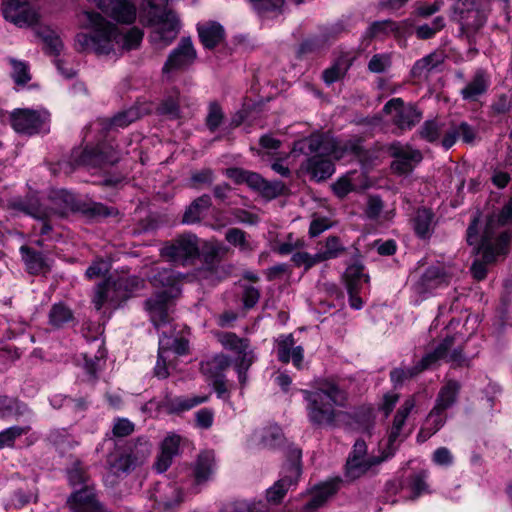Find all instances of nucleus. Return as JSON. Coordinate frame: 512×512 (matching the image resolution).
<instances>
[{
	"mask_svg": "<svg viewBox=\"0 0 512 512\" xmlns=\"http://www.w3.org/2000/svg\"><path fill=\"white\" fill-rule=\"evenodd\" d=\"M512 221V198L499 214L482 220L480 214L472 219L466 232V240L474 246L473 253L480 255L471 266L473 277L481 281L487 276V266L494 264L498 257L507 253L510 234L505 225Z\"/></svg>",
	"mask_w": 512,
	"mask_h": 512,
	"instance_id": "f257e3e1",
	"label": "nucleus"
},
{
	"mask_svg": "<svg viewBox=\"0 0 512 512\" xmlns=\"http://www.w3.org/2000/svg\"><path fill=\"white\" fill-rule=\"evenodd\" d=\"M81 17L82 24L92 31L76 35L75 48L79 52L108 55L115 51L116 45L129 51L138 48L142 42L144 34L138 27H132L123 34L97 12L84 11Z\"/></svg>",
	"mask_w": 512,
	"mask_h": 512,
	"instance_id": "f03ea898",
	"label": "nucleus"
},
{
	"mask_svg": "<svg viewBox=\"0 0 512 512\" xmlns=\"http://www.w3.org/2000/svg\"><path fill=\"white\" fill-rule=\"evenodd\" d=\"M309 422L317 427H333L345 407L347 393L331 380L317 381L311 390L301 391Z\"/></svg>",
	"mask_w": 512,
	"mask_h": 512,
	"instance_id": "7ed1b4c3",
	"label": "nucleus"
},
{
	"mask_svg": "<svg viewBox=\"0 0 512 512\" xmlns=\"http://www.w3.org/2000/svg\"><path fill=\"white\" fill-rule=\"evenodd\" d=\"M296 146L306 154H315L307 160L306 169L311 177L317 181L329 178L334 173V164L331 157L341 159L346 152L357 154V144L340 145L339 142L328 134H312L308 138L299 141Z\"/></svg>",
	"mask_w": 512,
	"mask_h": 512,
	"instance_id": "20e7f679",
	"label": "nucleus"
},
{
	"mask_svg": "<svg viewBox=\"0 0 512 512\" xmlns=\"http://www.w3.org/2000/svg\"><path fill=\"white\" fill-rule=\"evenodd\" d=\"M144 22L152 27V43L166 47L172 43L180 31V20L176 13L167 8L168 0H145Z\"/></svg>",
	"mask_w": 512,
	"mask_h": 512,
	"instance_id": "39448f33",
	"label": "nucleus"
},
{
	"mask_svg": "<svg viewBox=\"0 0 512 512\" xmlns=\"http://www.w3.org/2000/svg\"><path fill=\"white\" fill-rule=\"evenodd\" d=\"M418 134L429 143L440 141L442 147L448 150L459 138L464 143H472L476 137V130L465 121L432 119L422 124Z\"/></svg>",
	"mask_w": 512,
	"mask_h": 512,
	"instance_id": "423d86ee",
	"label": "nucleus"
},
{
	"mask_svg": "<svg viewBox=\"0 0 512 512\" xmlns=\"http://www.w3.org/2000/svg\"><path fill=\"white\" fill-rule=\"evenodd\" d=\"M142 286L143 280L137 277L108 278L96 286L92 303L96 310H100L105 303L115 309Z\"/></svg>",
	"mask_w": 512,
	"mask_h": 512,
	"instance_id": "0eeeda50",
	"label": "nucleus"
},
{
	"mask_svg": "<svg viewBox=\"0 0 512 512\" xmlns=\"http://www.w3.org/2000/svg\"><path fill=\"white\" fill-rule=\"evenodd\" d=\"M453 10L454 18L460 24L461 36L470 43L474 42L487 19L482 0H457Z\"/></svg>",
	"mask_w": 512,
	"mask_h": 512,
	"instance_id": "6e6552de",
	"label": "nucleus"
},
{
	"mask_svg": "<svg viewBox=\"0 0 512 512\" xmlns=\"http://www.w3.org/2000/svg\"><path fill=\"white\" fill-rule=\"evenodd\" d=\"M155 329L160 333L159 347L170 355H186L189 351L188 340L183 336L188 328L183 322H154Z\"/></svg>",
	"mask_w": 512,
	"mask_h": 512,
	"instance_id": "1a4fd4ad",
	"label": "nucleus"
},
{
	"mask_svg": "<svg viewBox=\"0 0 512 512\" xmlns=\"http://www.w3.org/2000/svg\"><path fill=\"white\" fill-rule=\"evenodd\" d=\"M161 255L171 262L185 264L199 256L198 238L190 233L180 235L162 247Z\"/></svg>",
	"mask_w": 512,
	"mask_h": 512,
	"instance_id": "9d476101",
	"label": "nucleus"
},
{
	"mask_svg": "<svg viewBox=\"0 0 512 512\" xmlns=\"http://www.w3.org/2000/svg\"><path fill=\"white\" fill-rule=\"evenodd\" d=\"M383 112L394 113L393 123L401 131L411 130L422 119V112L415 105H405L401 98L390 99L384 105Z\"/></svg>",
	"mask_w": 512,
	"mask_h": 512,
	"instance_id": "9b49d317",
	"label": "nucleus"
},
{
	"mask_svg": "<svg viewBox=\"0 0 512 512\" xmlns=\"http://www.w3.org/2000/svg\"><path fill=\"white\" fill-rule=\"evenodd\" d=\"M197 58V51L190 37H183L178 45L170 52L163 65L162 73L169 75L175 71L185 70L190 67Z\"/></svg>",
	"mask_w": 512,
	"mask_h": 512,
	"instance_id": "f8f14e48",
	"label": "nucleus"
},
{
	"mask_svg": "<svg viewBox=\"0 0 512 512\" xmlns=\"http://www.w3.org/2000/svg\"><path fill=\"white\" fill-rule=\"evenodd\" d=\"M388 152L394 161L391 167L400 174L410 173L416 164L423 159L422 153L409 145H403L400 142H394L388 146Z\"/></svg>",
	"mask_w": 512,
	"mask_h": 512,
	"instance_id": "ddd939ff",
	"label": "nucleus"
},
{
	"mask_svg": "<svg viewBox=\"0 0 512 512\" xmlns=\"http://www.w3.org/2000/svg\"><path fill=\"white\" fill-rule=\"evenodd\" d=\"M4 18L18 27H28L37 22V14L28 0H8L3 4Z\"/></svg>",
	"mask_w": 512,
	"mask_h": 512,
	"instance_id": "4468645a",
	"label": "nucleus"
},
{
	"mask_svg": "<svg viewBox=\"0 0 512 512\" xmlns=\"http://www.w3.org/2000/svg\"><path fill=\"white\" fill-rule=\"evenodd\" d=\"M415 407V399L413 397H410L404 401V403L401 405V407L398 409L394 420L393 425L390 429L388 439H387V450L383 453H389L392 452V455L394 454L398 443L401 442L406 435L403 434L402 428L405 424V421L411 411Z\"/></svg>",
	"mask_w": 512,
	"mask_h": 512,
	"instance_id": "2eb2a0df",
	"label": "nucleus"
},
{
	"mask_svg": "<svg viewBox=\"0 0 512 512\" xmlns=\"http://www.w3.org/2000/svg\"><path fill=\"white\" fill-rule=\"evenodd\" d=\"M10 121L15 131L31 135L41 129L44 117L36 110L16 109L11 113Z\"/></svg>",
	"mask_w": 512,
	"mask_h": 512,
	"instance_id": "dca6fc26",
	"label": "nucleus"
},
{
	"mask_svg": "<svg viewBox=\"0 0 512 512\" xmlns=\"http://www.w3.org/2000/svg\"><path fill=\"white\" fill-rule=\"evenodd\" d=\"M447 343L441 348L435 349L433 352L426 354L421 361L414 367L408 369L396 368L391 371L390 378L394 386H400L407 379H410L425 369L430 368L435 364V360L445 354Z\"/></svg>",
	"mask_w": 512,
	"mask_h": 512,
	"instance_id": "f3484780",
	"label": "nucleus"
},
{
	"mask_svg": "<svg viewBox=\"0 0 512 512\" xmlns=\"http://www.w3.org/2000/svg\"><path fill=\"white\" fill-rule=\"evenodd\" d=\"M286 470L287 474L280 478L272 487L267 490L266 497L268 502H280L286 495L287 491L297 483L301 474V468L299 464L296 462L290 463Z\"/></svg>",
	"mask_w": 512,
	"mask_h": 512,
	"instance_id": "a211bd4d",
	"label": "nucleus"
},
{
	"mask_svg": "<svg viewBox=\"0 0 512 512\" xmlns=\"http://www.w3.org/2000/svg\"><path fill=\"white\" fill-rule=\"evenodd\" d=\"M70 512H100L101 506L90 485L76 490L67 500Z\"/></svg>",
	"mask_w": 512,
	"mask_h": 512,
	"instance_id": "6ab92c4d",
	"label": "nucleus"
},
{
	"mask_svg": "<svg viewBox=\"0 0 512 512\" xmlns=\"http://www.w3.org/2000/svg\"><path fill=\"white\" fill-rule=\"evenodd\" d=\"M73 161L76 165L87 166L92 168L102 167L104 165H113L119 161L117 155L102 156L99 146L85 148L81 151H74L72 154Z\"/></svg>",
	"mask_w": 512,
	"mask_h": 512,
	"instance_id": "aec40b11",
	"label": "nucleus"
},
{
	"mask_svg": "<svg viewBox=\"0 0 512 512\" xmlns=\"http://www.w3.org/2000/svg\"><path fill=\"white\" fill-rule=\"evenodd\" d=\"M282 430L277 425L265 427L253 432L248 439V446L251 448L273 449L283 443Z\"/></svg>",
	"mask_w": 512,
	"mask_h": 512,
	"instance_id": "412c9836",
	"label": "nucleus"
},
{
	"mask_svg": "<svg viewBox=\"0 0 512 512\" xmlns=\"http://www.w3.org/2000/svg\"><path fill=\"white\" fill-rule=\"evenodd\" d=\"M391 456L392 452L382 453L380 456L371 455L369 457L348 458L346 463V476L355 480L363 476L374 466H377L389 459Z\"/></svg>",
	"mask_w": 512,
	"mask_h": 512,
	"instance_id": "4be33fe9",
	"label": "nucleus"
},
{
	"mask_svg": "<svg viewBox=\"0 0 512 512\" xmlns=\"http://www.w3.org/2000/svg\"><path fill=\"white\" fill-rule=\"evenodd\" d=\"M391 456L392 452L382 453L380 456L371 455L369 457L348 458L346 463V476L355 480L363 476L374 466H377L389 459Z\"/></svg>",
	"mask_w": 512,
	"mask_h": 512,
	"instance_id": "5701e85b",
	"label": "nucleus"
},
{
	"mask_svg": "<svg viewBox=\"0 0 512 512\" xmlns=\"http://www.w3.org/2000/svg\"><path fill=\"white\" fill-rule=\"evenodd\" d=\"M490 85V78L484 69H478L467 84L460 90L463 100L469 102L478 101L486 94Z\"/></svg>",
	"mask_w": 512,
	"mask_h": 512,
	"instance_id": "b1692460",
	"label": "nucleus"
},
{
	"mask_svg": "<svg viewBox=\"0 0 512 512\" xmlns=\"http://www.w3.org/2000/svg\"><path fill=\"white\" fill-rule=\"evenodd\" d=\"M181 438L179 435L170 433L161 443V451L154 464L158 473L165 472L172 464L173 458L179 453Z\"/></svg>",
	"mask_w": 512,
	"mask_h": 512,
	"instance_id": "393cba45",
	"label": "nucleus"
},
{
	"mask_svg": "<svg viewBox=\"0 0 512 512\" xmlns=\"http://www.w3.org/2000/svg\"><path fill=\"white\" fill-rule=\"evenodd\" d=\"M199 39L206 49H214L225 41L226 33L223 26L215 21L197 25Z\"/></svg>",
	"mask_w": 512,
	"mask_h": 512,
	"instance_id": "a878e982",
	"label": "nucleus"
},
{
	"mask_svg": "<svg viewBox=\"0 0 512 512\" xmlns=\"http://www.w3.org/2000/svg\"><path fill=\"white\" fill-rule=\"evenodd\" d=\"M144 307L151 320H165L172 310L173 302L166 292H162L147 299Z\"/></svg>",
	"mask_w": 512,
	"mask_h": 512,
	"instance_id": "bb28decb",
	"label": "nucleus"
},
{
	"mask_svg": "<svg viewBox=\"0 0 512 512\" xmlns=\"http://www.w3.org/2000/svg\"><path fill=\"white\" fill-rule=\"evenodd\" d=\"M461 383L454 379H445L437 394L434 406L446 411L452 408L458 400Z\"/></svg>",
	"mask_w": 512,
	"mask_h": 512,
	"instance_id": "cd10ccee",
	"label": "nucleus"
},
{
	"mask_svg": "<svg viewBox=\"0 0 512 512\" xmlns=\"http://www.w3.org/2000/svg\"><path fill=\"white\" fill-rule=\"evenodd\" d=\"M212 206L211 197L208 194H203L194 199L190 205L186 208L182 223L184 224H195L199 223L208 213Z\"/></svg>",
	"mask_w": 512,
	"mask_h": 512,
	"instance_id": "c85d7f7f",
	"label": "nucleus"
},
{
	"mask_svg": "<svg viewBox=\"0 0 512 512\" xmlns=\"http://www.w3.org/2000/svg\"><path fill=\"white\" fill-rule=\"evenodd\" d=\"M459 339L457 336H446L443 342L436 348H441L444 344L447 343V348H445V354L435 360L437 363L439 360H446L447 362L452 363L454 366L462 367V366H470L471 358L467 357L463 351L461 346L455 347V342Z\"/></svg>",
	"mask_w": 512,
	"mask_h": 512,
	"instance_id": "c756f323",
	"label": "nucleus"
},
{
	"mask_svg": "<svg viewBox=\"0 0 512 512\" xmlns=\"http://www.w3.org/2000/svg\"><path fill=\"white\" fill-rule=\"evenodd\" d=\"M215 468L216 464L214 454L209 451L200 453L194 466V477L196 483L202 484L209 481L215 472Z\"/></svg>",
	"mask_w": 512,
	"mask_h": 512,
	"instance_id": "7c9ffc66",
	"label": "nucleus"
},
{
	"mask_svg": "<svg viewBox=\"0 0 512 512\" xmlns=\"http://www.w3.org/2000/svg\"><path fill=\"white\" fill-rule=\"evenodd\" d=\"M444 412L445 411L437 409L435 406L432 408L418 434V439L420 441H426L437 431H439L441 427H443L446 422V416Z\"/></svg>",
	"mask_w": 512,
	"mask_h": 512,
	"instance_id": "2f4dec72",
	"label": "nucleus"
},
{
	"mask_svg": "<svg viewBox=\"0 0 512 512\" xmlns=\"http://www.w3.org/2000/svg\"><path fill=\"white\" fill-rule=\"evenodd\" d=\"M343 280L347 291H360L363 284L368 283L369 276L364 273V266L355 262L346 268Z\"/></svg>",
	"mask_w": 512,
	"mask_h": 512,
	"instance_id": "473e14b6",
	"label": "nucleus"
},
{
	"mask_svg": "<svg viewBox=\"0 0 512 512\" xmlns=\"http://www.w3.org/2000/svg\"><path fill=\"white\" fill-rule=\"evenodd\" d=\"M337 489V481H330L317 486L312 493L311 499L304 506L305 511L311 512L321 507L328 498L336 493Z\"/></svg>",
	"mask_w": 512,
	"mask_h": 512,
	"instance_id": "72a5a7b5",
	"label": "nucleus"
},
{
	"mask_svg": "<svg viewBox=\"0 0 512 512\" xmlns=\"http://www.w3.org/2000/svg\"><path fill=\"white\" fill-rule=\"evenodd\" d=\"M414 231L422 239L429 238L434 229V213L427 208H420L412 219Z\"/></svg>",
	"mask_w": 512,
	"mask_h": 512,
	"instance_id": "f704fd0d",
	"label": "nucleus"
},
{
	"mask_svg": "<svg viewBox=\"0 0 512 512\" xmlns=\"http://www.w3.org/2000/svg\"><path fill=\"white\" fill-rule=\"evenodd\" d=\"M444 61L441 53L433 52L418 60L411 69V75L414 78H427L429 73L436 69Z\"/></svg>",
	"mask_w": 512,
	"mask_h": 512,
	"instance_id": "c9c22d12",
	"label": "nucleus"
},
{
	"mask_svg": "<svg viewBox=\"0 0 512 512\" xmlns=\"http://www.w3.org/2000/svg\"><path fill=\"white\" fill-rule=\"evenodd\" d=\"M229 253V248L222 242L213 240L203 245L202 258L206 265L210 268L219 264Z\"/></svg>",
	"mask_w": 512,
	"mask_h": 512,
	"instance_id": "e433bc0d",
	"label": "nucleus"
},
{
	"mask_svg": "<svg viewBox=\"0 0 512 512\" xmlns=\"http://www.w3.org/2000/svg\"><path fill=\"white\" fill-rule=\"evenodd\" d=\"M62 196L64 199V202L66 203L67 208L73 210V211H83L86 214H89L94 217H107L112 215L113 210L109 207L105 206L102 203H92L88 205L86 208H81V206L78 204L74 196L68 192H62Z\"/></svg>",
	"mask_w": 512,
	"mask_h": 512,
	"instance_id": "4c0bfd02",
	"label": "nucleus"
},
{
	"mask_svg": "<svg viewBox=\"0 0 512 512\" xmlns=\"http://www.w3.org/2000/svg\"><path fill=\"white\" fill-rule=\"evenodd\" d=\"M20 251L29 273L40 274L49 270V265L40 252L34 251L27 246H22Z\"/></svg>",
	"mask_w": 512,
	"mask_h": 512,
	"instance_id": "58836bf2",
	"label": "nucleus"
},
{
	"mask_svg": "<svg viewBox=\"0 0 512 512\" xmlns=\"http://www.w3.org/2000/svg\"><path fill=\"white\" fill-rule=\"evenodd\" d=\"M0 415L3 418H19L26 415L31 418L32 412L25 404L7 396H0Z\"/></svg>",
	"mask_w": 512,
	"mask_h": 512,
	"instance_id": "ea45409f",
	"label": "nucleus"
},
{
	"mask_svg": "<svg viewBox=\"0 0 512 512\" xmlns=\"http://www.w3.org/2000/svg\"><path fill=\"white\" fill-rule=\"evenodd\" d=\"M107 463L110 472L116 476L126 474L136 467L131 455L119 452L110 454Z\"/></svg>",
	"mask_w": 512,
	"mask_h": 512,
	"instance_id": "a19ab883",
	"label": "nucleus"
},
{
	"mask_svg": "<svg viewBox=\"0 0 512 512\" xmlns=\"http://www.w3.org/2000/svg\"><path fill=\"white\" fill-rule=\"evenodd\" d=\"M452 273L446 271L443 267H429L422 275L421 281L426 288H435L443 283H448Z\"/></svg>",
	"mask_w": 512,
	"mask_h": 512,
	"instance_id": "79ce46f5",
	"label": "nucleus"
},
{
	"mask_svg": "<svg viewBox=\"0 0 512 512\" xmlns=\"http://www.w3.org/2000/svg\"><path fill=\"white\" fill-rule=\"evenodd\" d=\"M350 66H351V62L349 59H347L345 57L338 58L333 63L332 66H330L329 68H327L323 71L322 77H323L324 82L327 85H331L334 82L342 79L346 75Z\"/></svg>",
	"mask_w": 512,
	"mask_h": 512,
	"instance_id": "37998d69",
	"label": "nucleus"
},
{
	"mask_svg": "<svg viewBox=\"0 0 512 512\" xmlns=\"http://www.w3.org/2000/svg\"><path fill=\"white\" fill-rule=\"evenodd\" d=\"M207 400L208 396L176 397L168 400L166 406L171 413H178L190 410Z\"/></svg>",
	"mask_w": 512,
	"mask_h": 512,
	"instance_id": "c03bdc74",
	"label": "nucleus"
},
{
	"mask_svg": "<svg viewBox=\"0 0 512 512\" xmlns=\"http://www.w3.org/2000/svg\"><path fill=\"white\" fill-rule=\"evenodd\" d=\"M215 337L225 349L234 351L235 353H242L244 348L249 347L246 338H240L232 332H217L215 333Z\"/></svg>",
	"mask_w": 512,
	"mask_h": 512,
	"instance_id": "a18cd8bd",
	"label": "nucleus"
},
{
	"mask_svg": "<svg viewBox=\"0 0 512 512\" xmlns=\"http://www.w3.org/2000/svg\"><path fill=\"white\" fill-rule=\"evenodd\" d=\"M345 248L340 243V239L337 236H329L326 239L324 250L316 253V259L320 262H324L330 259L337 258Z\"/></svg>",
	"mask_w": 512,
	"mask_h": 512,
	"instance_id": "49530a36",
	"label": "nucleus"
},
{
	"mask_svg": "<svg viewBox=\"0 0 512 512\" xmlns=\"http://www.w3.org/2000/svg\"><path fill=\"white\" fill-rule=\"evenodd\" d=\"M225 114L217 101H211L208 105V113L205 124L210 132H215L223 123Z\"/></svg>",
	"mask_w": 512,
	"mask_h": 512,
	"instance_id": "de8ad7c7",
	"label": "nucleus"
},
{
	"mask_svg": "<svg viewBox=\"0 0 512 512\" xmlns=\"http://www.w3.org/2000/svg\"><path fill=\"white\" fill-rule=\"evenodd\" d=\"M156 111L160 115L176 119L180 117V105L178 94L165 97L157 106Z\"/></svg>",
	"mask_w": 512,
	"mask_h": 512,
	"instance_id": "09e8293b",
	"label": "nucleus"
},
{
	"mask_svg": "<svg viewBox=\"0 0 512 512\" xmlns=\"http://www.w3.org/2000/svg\"><path fill=\"white\" fill-rule=\"evenodd\" d=\"M31 427L29 425L25 426H12L4 429L0 432V449L5 447H12L14 445L15 440L27 434L30 431Z\"/></svg>",
	"mask_w": 512,
	"mask_h": 512,
	"instance_id": "8fccbe9b",
	"label": "nucleus"
},
{
	"mask_svg": "<svg viewBox=\"0 0 512 512\" xmlns=\"http://www.w3.org/2000/svg\"><path fill=\"white\" fill-rule=\"evenodd\" d=\"M225 239L233 246L239 247L241 251H250L252 249L250 242L247 240L246 232L239 228L227 230Z\"/></svg>",
	"mask_w": 512,
	"mask_h": 512,
	"instance_id": "3c124183",
	"label": "nucleus"
},
{
	"mask_svg": "<svg viewBox=\"0 0 512 512\" xmlns=\"http://www.w3.org/2000/svg\"><path fill=\"white\" fill-rule=\"evenodd\" d=\"M170 369H174L170 355L159 347L158 358L154 367V374L159 379H165L170 375Z\"/></svg>",
	"mask_w": 512,
	"mask_h": 512,
	"instance_id": "603ef678",
	"label": "nucleus"
},
{
	"mask_svg": "<svg viewBox=\"0 0 512 512\" xmlns=\"http://www.w3.org/2000/svg\"><path fill=\"white\" fill-rule=\"evenodd\" d=\"M140 118V112L137 108L131 107L128 110L116 114L110 122L111 127L124 128Z\"/></svg>",
	"mask_w": 512,
	"mask_h": 512,
	"instance_id": "864d4df0",
	"label": "nucleus"
},
{
	"mask_svg": "<svg viewBox=\"0 0 512 512\" xmlns=\"http://www.w3.org/2000/svg\"><path fill=\"white\" fill-rule=\"evenodd\" d=\"M445 26V21L442 16H437L431 24L419 25L416 28V36L419 39H429L433 37L438 31Z\"/></svg>",
	"mask_w": 512,
	"mask_h": 512,
	"instance_id": "5fc2aeb1",
	"label": "nucleus"
},
{
	"mask_svg": "<svg viewBox=\"0 0 512 512\" xmlns=\"http://www.w3.org/2000/svg\"><path fill=\"white\" fill-rule=\"evenodd\" d=\"M13 207L35 218L40 219L44 216V212L37 199L18 200L13 203Z\"/></svg>",
	"mask_w": 512,
	"mask_h": 512,
	"instance_id": "6e6d98bb",
	"label": "nucleus"
},
{
	"mask_svg": "<svg viewBox=\"0 0 512 512\" xmlns=\"http://www.w3.org/2000/svg\"><path fill=\"white\" fill-rule=\"evenodd\" d=\"M152 445L149 441H138L132 449V460L136 466L142 464L151 454Z\"/></svg>",
	"mask_w": 512,
	"mask_h": 512,
	"instance_id": "4d7b16f0",
	"label": "nucleus"
},
{
	"mask_svg": "<svg viewBox=\"0 0 512 512\" xmlns=\"http://www.w3.org/2000/svg\"><path fill=\"white\" fill-rule=\"evenodd\" d=\"M12 78L17 85H25L30 81L31 76L26 63L12 59Z\"/></svg>",
	"mask_w": 512,
	"mask_h": 512,
	"instance_id": "13d9d810",
	"label": "nucleus"
},
{
	"mask_svg": "<svg viewBox=\"0 0 512 512\" xmlns=\"http://www.w3.org/2000/svg\"><path fill=\"white\" fill-rule=\"evenodd\" d=\"M191 186L200 188L203 185H210L214 180V172L210 168L194 171L191 174Z\"/></svg>",
	"mask_w": 512,
	"mask_h": 512,
	"instance_id": "bf43d9fd",
	"label": "nucleus"
},
{
	"mask_svg": "<svg viewBox=\"0 0 512 512\" xmlns=\"http://www.w3.org/2000/svg\"><path fill=\"white\" fill-rule=\"evenodd\" d=\"M294 339L292 335L283 336L278 340L277 355L283 363L290 361V354L294 348Z\"/></svg>",
	"mask_w": 512,
	"mask_h": 512,
	"instance_id": "052dcab7",
	"label": "nucleus"
},
{
	"mask_svg": "<svg viewBox=\"0 0 512 512\" xmlns=\"http://www.w3.org/2000/svg\"><path fill=\"white\" fill-rule=\"evenodd\" d=\"M428 473L420 472L415 474L410 480V488L414 493V498L420 496L423 493H428V484H427Z\"/></svg>",
	"mask_w": 512,
	"mask_h": 512,
	"instance_id": "680f3d73",
	"label": "nucleus"
},
{
	"mask_svg": "<svg viewBox=\"0 0 512 512\" xmlns=\"http://www.w3.org/2000/svg\"><path fill=\"white\" fill-rule=\"evenodd\" d=\"M41 35L49 53L58 55L63 48L60 37L50 30L43 31Z\"/></svg>",
	"mask_w": 512,
	"mask_h": 512,
	"instance_id": "e2e57ef3",
	"label": "nucleus"
},
{
	"mask_svg": "<svg viewBox=\"0 0 512 512\" xmlns=\"http://www.w3.org/2000/svg\"><path fill=\"white\" fill-rule=\"evenodd\" d=\"M253 7L260 14H264L266 12L272 11H281L282 6L284 5V0H249Z\"/></svg>",
	"mask_w": 512,
	"mask_h": 512,
	"instance_id": "0e129e2a",
	"label": "nucleus"
},
{
	"mask_svg": "<svg viewBox=\"0 0 512 512\" xmlns=\"http://www.w3.org/2000/svg\"><path fill=\"white\" fill-rule=\"evenodd\" d=\"M391 65L390 56L387 54H375L368 63V69L372 73H382Z\"/></svg>",
	"mask_w": 512,
	"mask_h": 512,
	"instance_id": "69168bd1",
	"label": "nucleus"
},
{
	"mask_svg": "<svg viewBox=\"0 0 512 512\" xmlns=\"http://www.w3.org/2000/svg\"><path fill=\"white\" fill-rule=\"evenodd\" d=\"M454 457L451 451L446 447L437 448L432 454V462L435 465L448 467L453 464Z\"/></svg>",
	"mask_w": 512,
	"mask_h": 512,
	"instance_id": "338daca9",
	"label": "nucleus"
},
{
	"mask_svg": "<svg viewBox=\"0 0 512 512\" xmlns=\"http://www.w3.org/2000/svg\"><path fill=\"white\" fill-rule=\"evenodd\" d=\"M512 107V99L506 94H501L492 103L491 110L494 116L506 114Z\"/></svg>",
	"mask_w": 512,
	"mask_h": 512,
	"instance_id": "774afa93",
	"label": "nucleus"
}]
</instances>
